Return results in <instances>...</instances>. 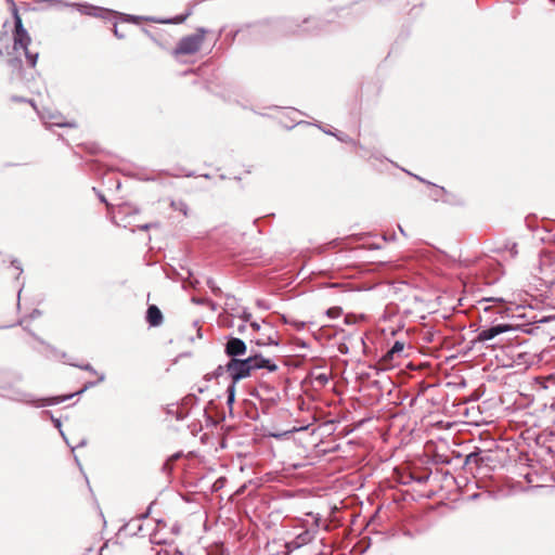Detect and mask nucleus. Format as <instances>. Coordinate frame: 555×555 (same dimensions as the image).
<instances>
[{
  "instance_id": "obj_1",
  "label": "nucleus",
  "mask_w": 555,
  "mask_h": 555,
  "mask_svg": "<svg viewBox=\"0 0 555 555\" xmlns=\"http://www.w3.org/2000/svg\"><path fill=\"white\" fill-rule=\"evenodd\" d=\"M25 379L23 372L14 369H0V397L12 402L33 408H46L63 403V399L37 397L22 387Z\"/></svg>"
},
{
  "instance_id": "obj_2",
  "label": "nucleus",
  "mask_w": 555,
  "mask_h": 555,
  "mask_svg": "<svg viewBox=\"0 0 555 555\" xmlns=\"http://www.w3.org/2000/svg\"><path fill=\"white\" fill-rule=\"evenodd\" d=\"M309 426L308 421H296L292 427L280 428V451L285 456L284 465L293 468L301 465L299 462H295V460L304 457L306 448L301 437H295L294 435L305 433Z\"/></svg>"
},
{
  "instance_id": "obj_3",
  "label": "nucleus",
  "mask_w": 555,
  "mask_h": 555,
  "mask_svg": "<svg viewBox=\"0 0 555 555\" xmlns=\"http://www.w3.org/2000/svg\"><path fill=\"white\" fill-rule=\"evenodd\" d=\"M245 27L248 42H266L274 37L278 24L274 17H267L254 23H246Z\"/></svg>"
},
{
  "instance_id": "obj_4",
  "label": "nucleus",
  "mask_w": 555,
  "mask_h": 555,
  "mask_svg": "<svg viewBox=\"0 0 555 555\" xmlns=\"http://www.w3.org/2000/svg\"><path fill=\"white\" fill-rule=\"evenodd\" d=\"M31 43V38L26 30V28L23 25L22 21H16V24H14V30H13V52H18L22 50L24 52V55L26 57L27 63L30 67H35L38 61L39 53L33 52L28 49L29 44Z\"/></svg>"
},
{
  "instance_id": "obj_5",
  "label": "nucleus",
  "mask_w": 555,
  "mask_h": 555,
  "mask_svg": "<svg viewBox=\"0 0 555 555\" xmlns=\"http://www.w3.org/2000/svg\"><path fill=\"white\" fill-rule=\"evenodd\" d=\"M206 33L205 28L199 27L195 34L182 37L173 49L172 54L178 56L196 53L202 47Z\"/></svg>"
},
{
  "instance_id": "obj_6",
  "label": "nucleus",
  "mask_w": 555,
  "mask_h": 555,
  "mask_svg": "<svg viewBox=\"0 0 555 555\" xmlns=\"http://www.w3.org/2000/svg\"><path fill=\"white\" fill-rule=\"evenodd\" d=\"M251 359H231L225 364V370L229 375V378L231 379L230 384L236 385L240 380L250 376L251 374V366H250Z\"/></svg>"
},
{
  "instance_id": "obj_7",
  "label": "nucleus",
  "mask_w": 555,
  "mask_h": 555,
  "mask_svg": "<svg viewBox=\"0 0 555 555\" xmlns=\"http://www.w3.org/2000/svg\"><path fill=\"white\" fill-rule=\"evenodd\" d=\"M10 49V38L7 31H0V56L7 54L9 56L7 64L12 69V74L15 73L21 76L23 69V61L18 55H13L16 52Z\"/></svg>"
},
{
  "instance_id": "obj_8",
  "label": "nucleus",
  "mask_w": 555,
  "mask_h": 555,
  "mask_svg": "<svg viewBox=\"0 0 555 555\" xmlns=\"http://www.w3.org/2000/svg\"><path fill=\"white\" fill-rule=\"evenodd\" d=\"M57 2L66 7H75L83 15L101 17L103 20H108L111 16L116 14V12L113 10L95 7L89 3H66L63 1Z\"/></svg>"
},
{
  "instance_id": "obj_9",
  "label": "nucleus",
  "mask_w": 555,
  "mask_h": 555,
  "mask_svg": "<svg viewBox=\"0 0 555 555\" xmlns=\"http://www.w3.org/2000/svg\"><path fill=\"white\" fill-rule=\"evenodd\" d=\"M227 343L224 345V353L231 359L244 356L247 351L246 343L237 337L228 335L225 337Z\"/></svg>"
},
{
  "instance_id": "obj_10",
  "label": "nucleus",
  "mask_w": 555,
  "mask_h": 555,
  "mask_svg": "<svg viewBox=\"0 0 555 555\" xmlns=\"http://www.w3.org/2000/svg\"><path fill=\"white\" fill-rule=\"evenodd\" d=\"M255 420L259 422V426L256 427V435L258 437L278 439V425L275 420H266L260 415H258Z\"/></svg>"
},
{
  "instance_id": "obj_11",
  "label": "nucleus",
  "mask_w": 555,
  "mask_h": 555,
  "mask_svg": "<svg viewBox=\"0 0 555 555\" xmlns=\"http://www.w3.org/2000/svg\"><path fill=\"white\" fill-rule=\"evenodd\" d=\"M514 327L511 324H496L489 328H485L478 332L476 341L483 343L495 338L498 335L513 331Z\"/></svg>"
},
{
  "instance_id": "obj_12",
  "label": "nucleus",
  "mask_w": 555,
  "mask_h": 555,
  "mask_svg": "<svg viewBox=\"0 0 555 555\" xmlns=\"http://www.w3.org/2000/svg\"><path fill=\"white\" fill-rule=\"evenodd\" d=\"M278 404L274 397L260 398L259 408H257V416H263L266 420H275Z\"/></svg>"
},
{
  "instance_id": "obj_13",
  "label": "nucleus",
  "mask_w": 555,
  "mask_h": 555,
  "mask_svg": "<svg viewBox=\"0 0 555 555\" xmlns=\"http://www.w3.org/2000/svg\"><path fill=\"white\" fill-rule=\"evenodd\" d=\"M204 416L207 423L212 426H218L225 420L224 413L218 410L214 400H210L204 409Z\"/></svg>"
},
{
  "instance_id": "obj_14",
  "label": "nucleus",
  "mask_w": 555,
  "mask_h": 555,
  "mask_svg": "<svg viewBox=\"0 0 555 555\" xmlns=\"http://www.w3.org/2000/svg\"><path fill=\"white\" fill-rule=\"evenodd\" d=\"M247 359H251V372L259 369H267L269 372L278 370V364L270 359L264 358L260 352H256L255 354L247 357Z\"/></svg>"
},
{
  "instance_id": "obj_15",
  "label": "nucleus",
  "mask_w": 555,
  "mask_h": 555,
  "mask_svg": "<svg viewBox=\"0 0 555 555\" xmlns=\"http://www.w3.org/2000/svg\"><path fill=\"white\" fill-rule=\"evenodd\" d=\"M145 321L150 327H158L164 323V314L158 306L154 304L147 306Z\"/></svg>"
},
{
  "instance_id": "obj_16",
  "label": "nucleus",
  "mask_w": 555,
  "mask_h": 555,
  "mask_svg": "<svg viewBox=\"0 0 555 555\" xmlns=\"http://www.w3.org/2000/svg\"><path fill=\"white\" fill-rule=\"evenodd\" d=\"M105 378H106V375L104 373H100L96 380H89V382L85 383V385H83V387L81 389H79V390H77V391H75L73 393L59 395V396H50V398H59V399L66 398V399L63 400V402H65L67 400H70L75 396H81L88 389L98 386L100 383H103L105 380Z\"/></svg>"
},
{
  "instance_id": "obj_17",
  "label": "nucleus",
  "mask_w": 555,
  "mask_h": 555,
  "mask_svg": "<svg viewBox=\"0 0 555 555\" xmlns=\"http://www.w3.org/2000/svg\"><path fill=\"white\" fill-rule=\"evenodd\" d=\"M300 412L299 408H296L294 411L280 408V428L292 427L295 425L296 421H300L296 416V414Z\"/></svg>"
},
{
  "instance_id": "obj_18",
  "label": "nucleus",
  "mask_w": 555,
  "mask_h": 555,
  "mask_svg": "<svg viewBox=\"0 0 555 555\" xmlns=\"http://www.w3.org/2000/svg\"><path fill=\"white\" fill-rule=\"evenodd\" d=\"M404 343L396 340L391 348L382 357V362L387 364L393 360V358L403 352Z\"/></svg>"
},
{
  "instance_id": "obj_19",
  "label": "nucleus",
  "mask_w": 555,
  "mask_h": 555,
  "mask_svg": "<svg viewBox=\"0 0 555 555\" xmlns=\"http://www.w3.org/2000/svg\"><path fill=\"white\" fill-rule=\"evenodd\" d=\"M30 335L37 340L39 341L41 345L46 346L47 349L52 353L53 357L55 358H61V359H65L67 353L64 352V351H60L57 348H55L54 346L48 344L46 340H43L41 337H39L37 334H35L34 332H30Z\"/></svg>"
},
{
  "instance_id": "obj_20",
  "label": "nucleus",
  "mask_w": 555,
  "mask_h": 555,
  "mask_svg": "<svg viewBox=\"0 0 555 555\" xmlns=\"http://www.w3.org/2000/svg\"><path fill=\"white\" fill-rule=\"evenodd\" d=\"M235 392H236V385L229 384L225 390L227 393V405L229 408L230 414L233 413V404L235 402Z\"/></svg>"
},
{
  "instance_id": "obj_21",
  "label": "nucleus",
  "mask_w": 555,
  "mask_h": 555,
  "mask_svg": "<svg viewBox=\"0 0 555 555\" xmlns=\"http://www.w3.org/2000/svg\"><path fill=\"white\" fill-rule=\"evenodd\" d=\"M166 414L175 416L177 421H183L188 417L189 411L183 408L173 409V404H171L167 406Z\"/></svg>"
},
{
  "instance_id": "obj_22",
  "label": "nucleus",
  "mask_w": 555,
  "mask_h": 555,
  "mask_svg": "<svg viewBox=\"0 0 555 555\" xmlns=\"http://www.w3.org/2000/svg\"><path fill=\"white\" fill-rule=\"evenodd\" d=\"M228 37L231 39V41H234L236 38L240 37L241 40H243L246 43H249L247 41V29L245 27V24L241 25L234 31H231L230 34H228Z\"/></svg>"
},
{
  "instance_id": "obj_23",
  "label": "nucleus",
  "mask_w": 555,
  "mask_h": 555,
  "mask_svg": "<svg viewBox=\"0 0 555 555\" xmlns=\"http://www.w3.org/2000/svg\"><path fill=\"white\" fill-rule=\"evenodd\" d=\"M199 402V398L195 393H189L182 399V408L186 410L188 408L197 405Z\"/></svg>"
},
{
  "instance_id": "obj_24",
  "label": "nucleus",
  "mask_w": 555,
  "mask_h": 555,
  "mask_svg": "<svg viewBox=\"0 0 555 555\" xmlns=\"http://www.w3.org/2000/svg\"><path fill=\"white\" fill-rule=\"evenodd\" d=\"M227 372L225 365H218L211 373L204 376L205 382H210L212 378H219Z\"/></svg>"
},
{
  "instance_id": "obj_25",
  "label": "nucleus",
  "mask_w": 555,
  "mask_h": 555,
  "mask_svg": "<svg viewBox=\"0 0 555 555\" xmlns=\"http://www.w3.org/2000/svg\"><path fill=\"white\" fill-rule=\"evenodd\" d=\"M41 416L42 417H49L51 420L53 426L57 430H61V428H62V421H61V418L54 417L53 413L50 410H43L41 412Z\"/></svg>"
},
{
  "instance_id": "obj_26",
  "label": "nucleus",
  "mask_w": 555,
  "mask_h": 555,
  "mask_svg": "<svg viewBox=\"0 0 555 555\" xmlns=\"http://www.w3.org/2000/svg\"><path fill=\"white\" fill-rule=\"evenodd\" d=\"M188 281H183V288L192 287L195 288L199 282L193 276V271L191 269H186Z\"/></svg>"
},
{
  "instance_id": "obj_27",
  "label": "nucleus",
  "mask_w": 555,
  "mask_h": 555,
  "mask_svg": "<svg viewBox=\"0 0 555 555\" xmlns=\"http://www.w3.org/2000/svg\"><path fill=\"white\" fill-rule=\"evenodd\" d=\"M128 210H129V207H127V206H120V207L117 209V211H115V212L113 214V219H114V221H115L117 224H119L120 222H122V221H124L122 216H125L126 214H128Z\"/></svg>"
},
{
  "instance_id": "obj_28",
  "label": "nucleus",
  "mask_w": 555,
  "mask_h": 555,
  "mask_svg": "<svg viewBox=\"0 0 555 555\" xmlns=\"http://www.w3.org/2000/svg\"><path fill=\"white\" fill-rule=\"evenodd\" d=\"M69 365L74 366V367H78L80 370H83V371H87L91 374H95L99 376V373L98 371L90 364V363H83V364H79V363H75V362H67Z\"/></svg>"
},
{
  "instance_id": "obj_29",
  "label": "nucleus",
  "mask_w": 555,
  "mask_h": 555,
  "mask_svg": "<svg viewBox=\"0 0 555 555\" xmlns=\"http://www.w3.org/2000/svg\"><path fill=\"white\" fill-rule=\"evenodd\" d=\"M171 206L175 210L182 212L185 217L189 215V207L183 201L172 202Z\"/></svg>"
},
{
  "instance_id": "obj_30",
  "label": "nucleus",
  "mask_w": 555,
  "mask_h": 555,
  "mask_svg": "<svg viewBox=\"0 0 555 555\" xmlns=\"http://www.w3.org/2000/svg\"><path fill=\"white\" fill-rule=\"evenodd\" d=\"M283 321L286 324L293 325L297 331L302 330L306 326V323L302 321H291L285 315L280 314V322Z\"/></svg>"
},
{
  "instance_id": "obj_31",
  "label": "nucleus",
  "mask_w": 555,
  "mask_h": 555,
  "mask_svg": "<svg viewBox=\"0 0 555 555\" xmlns=\"http://www.w3.org/2000/svg\"><path fill=\"white\" fill-rule=\"evenodd\" d=\"M206 284L214 295L219 296L222 292L212 278H207Z\"/></svg>"
},
{
  "instance_id": "obj_32",
  "label": "nucleus",
  "mask_w": 555,
  "mask_h": 555,
  "mask_svg": "<svg viewBox=\"0 0 555 555\" xmlns=\"http://www.w3.org/2000/svg\"><path fill=\"white\" fill-rule=\"evenodd\" d=\"M278 539L273 534L272 537H268V542H267V552H268V555H275L276 553L273 551L274 546H275V543H276Z\"/></svg>"
},
{
  "instance_id": "obj_33",
  "label": "nucleus",
  "mask_w": 555,
  "mask_h": 555,
  "mask_svg": "<svg viewBox=\"0 0 555 555\" xmlns=\"http://www.w3.org/2000/svg\"><path fill=\"white\" fill-rule=\"evenodd\" d=\"M7 2L11 7V12L13 15L14 24H16V21H22V17L18 13L17 7H16V3L14 2V0H7Z\"/></svg>"
},
{
  "instance_id": "obj_34",
  "label": "nucleus",
  "mask_w": 555,
  "mask_h": 555,
  "mask_svg": "<svg viewBox=\"0 0 555 555\" xmlns=\"http://www.w3.org/2000/svg\"><path fill=\"white\" fill-rule=\"evenodd\" d=\"M190 15V12H188L186 14L184 15H178L176 16L175 18L172 20H158L157 22L158 23H175V24H180V23H183L186 17Z\"/></svg>"
},
{
  "instance_id": "obj_35",
  "label": "nucleus",
  "mask_w": 555,
  "mask_h": 555,
  "mask_svg": "<svg viewBox=\"0 0 555 555\" xmlns=\"http://www.w3.org/2000/svg\"><path fill=\"white\" fill-rule=\"evenodd\" d=\"M10 100L12 102H18V103H29L34 108H36V104L34 102V100H30V99H26V98H23V96H20V95H12L10 98Z\"/></svg>"
},
{
  "instance_id": "obj_36",
  "label": "nucleus",
  "mask_w": 555,
  "mask_h": 555,
  "mask_svg": "<svg viewBox=\"0 0 555 555\" xmlns=\"http://www.w3.org/2000/svg\"><path fill=\"white\" fill-rule=\"evenodd\" d=\"M236 315L244 322H248L251 320V313L246 308H242L241 312H237Z\"/></svg>"
},
{
  "instance_id": "obj_37",
  "label": "nucleus",
  "mask_w": 555,
  "mask_h": 555,
  "mask_svg": "<svg viewBox=\"0 0 555 555\" xmlns=\"http://www.w3.org/2000/svg\"><path fill=\"white\" fill-rule=\"evenodd\" d=\"M154 248L152 245H150V249L149 251L145 254L144 256V260H145V263L146 266H152L154 263H156L158 261V259H152V253H153Z\"/></svg>"
},
{
  "instance_id": "obj_38",
  "label": "nucleus",
  "mask_w": 555,
  "mask_h": 555,
  "mask_svg": "<svg viewBox=\"0 0 555 555\" xmlns=\"http://www.w3.org/2000/svg\"><path fill=\"white\" fill-rule=\"evenodd\" d=\"M154 504H155V501L151 502V503L149 504V506H147L146 511H145L143 514H141V515H139V516L137 517V520H144V519L149 518V517H150V515H151V513H152V508H153V505H154Z\"/></svg>"
},
{
  "instance_id": "obj_39",
  "label": "nucleus",
  "mask_w": 555,
  "mask_h": 555,
  "mask_svg": "<svg viewBox=\"0 0 555 555\" xmlns=\"http://www.w3.org/2000/svg\"><path fill=\"white\" fill-rule=\"evenodd\" d=\"M340 308L334 307L326 310V315H328L332 319H336L340 315Z\"/></svg>"
},
{
  "instance_id": "obj_40",
  "label": "nucleus",
  "mask_w": 555,
  "mask_h": 555,
  "mask_svg": "<svg viewBox=\"0 0 555 555\" xmlns=\"http://www.w3.org/2000/svg\"><path fill=\"white\" fill-rule=\"evenodd\" d=\"M479 302L480 304H482V302L503 304V302H505V300L502 297H485Z\"/></svg>"
},
{
  "instance_id": "obj_41",
  "label": "nucleus",
  "mask_w": 555,
  "mask_h": 555,
  "mask_svg": "<svg viewBox=\"0 0 555 555\" xmlns=\"http://www.w3.org/2000/svg\"><path fill=\"white\" fill-rule=\"evenodd\" d=\"M11 266L14 267L16 270H18V274L16 276V280L20 279V275L23 273V268L18 259L12 258L11 259Z\"/></svg>"
},
{
  "instance_id": "obj_42",
  "label": "nucleus",
  "mask_w": 555,
  "mask_h": 555,
  "mask_svg": "<svg viewBox=\"0 0 555 555\" xmlns=\"http://www.w3.org/2000/svg\"><path fill=\"white\" fill-rule=\"evenodd\" d=\"M478 457H479V454L477 452H472L469 453L468 455H466L465 457V464H469V463H477L478 462Z\"/></svg>"
},
{
  "instance_id": "obj_43",
  "label": "nucleus",
  "mask_w": 555,
  "mask_h": 555,
  "mask_svg": "<svg viewBox=\"0 0 555 555\" xmlns=\"http://www.w3.org/2000/svg\"><path fill=\"white\" fill-rule=\"evenodd\" d=\"M274 512H271L269 515H268V519L263 521V524L266 525L267 529L271 530L272 527L274 526Z\"/></svg>"
},
{
  "instance_id": "obj_44",
  "label": "nucleus",
  "mask_w": 555,
  "mask_h": 555,
  "mask_svg": "<svg viewBox=\"0 0 555 555\" xmlns=\"http://www.w3.org/2000/svg\"><path fill=\"white\" fill-rule=\"evenodd\" d=\"M235 301H236V298L234 296H231V295H228L227 296V302H225V306L231 309V310H235Z\"/></svg>"
},
{
  "instance_id": "obj_45",
  "label": "nucleus",
  "mask_w": 555,
  "mask_h": 555,
  "mask_svg": "<svg viewBox=\"0 0 555 555\" xmlns=\"http://www.w3.org/2000/svg\"><path fill=\"white\" fill-rule=\"evenodd\" d=\"M50 127L51 126H56V127H75L76 125L74 122H64V121H53L49 125Z\"/></svg>"
},
{
  "instance_id": "obj_46",
  "label": "nucleus",
  "mask_w": 555,
  "mask_h": 555,
  "mask_svg": "<svg viewBox=\"0 0 555 555\" xmlns=\"http://www.w3.org/2000/svg\"><path fill=\"white\" fill-rule=\"evenodd\" d=\"M41 315H42V311L40 309L35 308V309H33V311L29 313L28 317L30 320H36V319L40 318Z\"/></svg>"
},
{
  "instance_id": "obj_47",
  "label": "nucleus",
  "mask_w": 555,
  "mask_h": 555,
  "mask_svg": "<svg viewBox=\"0 0 555 555\" xmlns=\"http://www.w3.org/2000/svg\"><path fill=\"white\" fill-rule=\"evenodd\" d=\"M143 17L141 16H135V15H125V21L127 22H133V23H138L140 20H142Z\"/></svg>"
},
{
  "instance_id": "obj_48",
  "label": "nucleus",
  "mask_w": 555,
  "mask_h": 555,
  "mask_svg": "<svg viewBox=\"0 0 555 555\" xmlns=\"http://www.w3.org/2000/svg\"><path fill=\"white\" fill-rule=\"evenodd\" d=\"M113 31H114V35H115L118 39H122V38H125V34L119 33V30H118V27H117V24H116V23L114 24V29H113Z\"/></svg>"
},
{
  "instance_id": "obj_49",
  "label": "nucleus",
  "mask_w": 555,
  "mask_h": 555,
  "mask_svg": "<svg viewBox=\"0 0 555 555\" xmlns=\"http://www.w3.org/2000/svg\"><path fill=\"white\" fill-rule=\"evenodd\" d=\"M298 363H299V361H298V360H296V359H295V360H292V359H291V358H288V357L286 358V360H285V362H284V364H285V365H294V366H297V365H298Z\"/></svg>"
},
{
  "instance_id": "obj_50",
  "label": "nucleus",
  "mask_w": 555,
  "mask_h": 555,
  "mask_svg": "<svg viewBox=\"0 0 555 555\" xmlns=\"http://www.w3.org/2000/svg\"><path fill=\"white\" fill-rule=\"evenodd\" d=\"M338 351H339L340 353L346 354V353H348L349 348H348V346H347L346 344H340V345L338 346Z\"/></svg>"
},
{
  "instance_id": "obj_51",
  "label": "nucleus",
  "mask_w": 555,
  "mask_h": 555,
  "mask_svg": "<svg viewBox=\"0 0 555 555\" xmlns=\"http://www.w3.org/2000/svg\"><path fill=\"white\" fill-rule=\"evenodd\" d=\"M317 380L321 382L322 384H326L328 378L325 374H320L319 376H317Z\"/></svg>"
},
{
  "instance_id": "obj_52",
  "label": "nucleus",
  "mask_w": 555,
  "mask_h": 555,
  "mask_svg": "<svg viewBox=\"0 0 555 555\" xmlns=\"http://www.w3.org/2000/svg\"><path fill=\"white\" fill-rule=\"evenodd\" d=\"M207 299H202V298H197V297H192V302L196 304V305H204L205 301Z\"/></svg>"
},
{
  "instance_id": "obj_53",
  "label": "nucleus",
  "mask_w": 555,
  "mask_h": 555,
  "mask_svg": "<svg viewBox=\"0 0 555 555\" xmlns=\"http://www.w3.org/2000/svg\"><path fill=\"white\" fill-rule=\"evenodd\" d=\"M134 529L135 530L130 533L131 535H137L139 532L142 531L143 527L141 524H139L138 526H134Z\"/></svg>"
},
{
  "instance_id": "obj_54",
  "label": "nucleus",
  "mask_w": 555,
  "mask_h": 555,
  "mask_svg": "<svg viewBox=\"0 0 555 555\" xmlns=\"http://www.w3.org/2000/svg\"><path fill=\"white\" fill-rule=\"evenodd\" d=\"M134 529L135 530L130 533L131 535H137L139 532L142 531L143 527L141 524H139L138 526H134Z\"/></svg>"
},
{
  "instance_id": "obj_55",
  "label": "nucleus",
  "mask_w": 555,
  "mask_h": 555,
  "mask_svg": "<svg viewBox=\"0 0 555 555\" xmlns=\"http://www.w3.org/2000/svg\"><path fill=\"white\" fill-rule=\"evenodd\" d=\"M274 335H275L276 339L274 340L273 336L269 335V340H270L271 345H276L278 346V331H274Z\"/></svg>"
},
{
  "instance_id": "obj_56",
  "label": "nucleus",
  "mask_w": 555,
  "mask_h": 555,
  "mask_svg": "<svg viewBox=\"0 0 555 555\" xmlns=\"http://www.w3.org/2000/svg\"><path fill=\"white\" fill-rule=\"evenodd\" d=\"M87 444V439H81L78 444L76 447H72V450H75L76 448H81V447H85Z\"/></svg>"
},
{
  "instance_id": "obj_57",
  "label": "nucleus",
  "mask_w": 555,
  "mask_h": 555,
  "mask_svg": "<svg viewBox=\"0 0 555 555\" xmlns=\"http://www.w3.org/2000/svg\"><path fill=\"white\" fill-rule=\"evenodd\" d=\"M250 326L254 331L258 332L260 330V324L257 321H250Z\"/></svg>"
},
{
  "instance_id": "obj_58",
  "label": "nucleus",
  "mask_w": 555,
  "mask_h": 555,
  "mask_svg": "<svg viewBox=\"0 0 555 555\" xmlns=\"http://www.w3.org/2000/svg\"><path fill=\"white\" fill-rule=\"evenodd\" d=\"M59 433H60V435L62 436V438L64 439V441L66 442V444H67L68 447H70V444H69V442H68V439H67V437H66V435H65V433L63 431V429H62V428H61V430H59Z\"/></svg>"
},
{
  "instance_id": "obj_59",
  "label": "nucleus",
  "mask_w": 555,
  "mask_h": 555,
  "mask_svg": "<svg viewBox=\"0 0 555 555\" xmlns=\"http://www.w3.org/2000/svg\"><path fill=\"white\" fill-rule=\"evenodd\" d=\"M245 330H246V325L244 322L237 326V332L241 334L244 333Z\"/></svg>"
},
{
  "instance_id": "obj_60",
  "label": "nucleus",
  "mask_w": 555,
  "mask_h": 555,
  "mask_svg": "<svg viewBox=\"0 0 555 555\" xmlns=\"http://www.w3.org/2000/svg\"><path fill=\"white\" fill-rule=\"evenodd\" d=\"M207 388H208V386H207V385H205V386H199V387L197 388V391H198L199 393H203L205 390H207Z\"/></svg>"
},
{
  "instance_id": "obj_61",
  "label": "nucleus",
  "mask_w": 555,
  "mask_h": 555,
  "mask_svg": "<svg viewBox=\"0 0 555 555\" xmlns=\"http://www.w3.org/2000/svg\"><path fill=\"white\" fill-rule=\"evenodd\" d=\"M171 272L175 274V276L179 278V279H182L180 273L176 270V268H170Z\"/></svg>"
},
{
  "instance_id": "obj_62",
  "label": "nucleus",
  "mask_w": 555,
  "mask_h": 555,
  "mask_svg": "<svg viewBox=\"0 0 555 555\" xmlns=\"http://www.w3.org/2000/svg\"><path fill=\"white\" fill-rule=\"evenodd\" d=\"M172 532H173L175 534H178V533L180 532V527H179L178 525H175V526L172 527Z\"/></svg>"
},
{
  "instance_id": "obj_63",
  "label": "nucleus",
  "mask_w": 555,
  "mask_h": 555,
  "mask_svg": "<svg viewBox=\"0 0 555 555\" xmlns=\"http://www.w3.org/2000/svg\"><path fill=\"white\" fill-rule=\"evenodd\" d=\"M181 456H182V451L176 452V453L172 455V457H173V459H179V457H181Z\"/></svg>"
},
{
  "instance_id": "obj_64",
  "label": "nucleus",
  "mask_w": 555,
  "mask_h": 555,
  "mask_svg": "<svg viewBox=\"0 0 555 555\" xmlns=\"http://www.w3.org/2000/svg\"><path fill=\"white\" fill-rule=\"evenodd\" d=\"M129 525H130L129 522L124 524V525L120 527L119 531H124V530H126V529L129 527Z\"/></svg>"
}]
</instances>
